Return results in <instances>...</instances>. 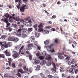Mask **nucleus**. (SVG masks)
I'll use <instances>...</instances> for the list:
<instances>
[{"label": "nucleus", "mask_w": 78, "mask_h": 78, "mask_svg": "<svg viewBox=\"0 0 78 78\" xmlns=\"http://www.w3.org/2000/svg\"><path fill=\"white\" fill-rule=\"evenodd\" d=\"M43 24H42V23H41L38 26V28H42V27H43Z\"/></svg>", "instance_id": "72a5a7b5"}, {"label": "nucleus", "mask_w": 78, "mask_h": 78, "mask_svg": "<svg viewBox=\"0 0 78 78\" xmlns=\"http://www.w3.org/2000/svg\"><path fill=\"white\" fill-rule=\"evenodd\" d=\"M73 68H71L69 69V73H71L72 72V73H73Z\"/></svg>", "instance_id": "c03bdc74"}, {"label": "nucleus", "mask_w": 78, "mask_h": 78, "mask_svg": "<svg viewBox=\"0 0 78 78\" xmlns=\"http://www.w3.org/2000/svg\"><path fill=\"white\" fill-rule=\"evenodd\" d=\"M14 27L15 28H17V25L16 24H14Z\"/></svg>", "instance_id": "e2e57ef3"}, {"label": "nucleus", "mask_w": 78, "mask_h": 78, "mask_svg": "<svg viewBox=\"0 0 78 78\" xmlns=\"http://www.w3.org/2000/svg\"><path fill=\"white\" fill-rule=\"evenodd\" d=\"M24 47V46H22L20 48V51H19V53H20V52H21V50H23V49Z\"/></svg>", "instance_id": "37998d69"}, {"label": "nucleus", "mask_w": 78, "mask_h": 78, "mask_svg": "<svg viewBox=\"0 0 78 78\" xmlns=\"http://www.w3.org/2000/svg\"><path fill=\"white\" fill-rule=\"evenodd\" d=\"M20 22H22L23 23H25V21L22 19H20Z\"/></svg>", "instance_id": "79ce46f5"}, {"label": "nucleus", "mask_w": 78, "mask_h": 78, "mask_svg": "<svg viewBox=\"0 0 78 78\" xmlns=\"http://www.w3.org/2000/svg\"><path fill=\"white\" fill-rule=\"evenodd\" d=\"M56 65H55V63H54L53 65V68H52L51 70L52 71L53 73H55L56 72Z\"/></svg>", "instance_id": "0eeeda50"}, {"label": "nucleus", "mask_w": 78, "mask_h": 78, "mask_svg": "<svg viewBox=\"0 0 78 78\" xmlns=\"http://www.w3.org/2000/svg\"><path fill=\"white\" fill-rule=\"evenodd\" d=\"M29 59L31 61V59H32V56H31V55H30L29 56Z\"/></svg>", "instance_id": "49530a36"}, {"label": "nucleus", "mask_w": 78, "mask_h": 78, "mask_svg": "<svg viewBox=\"0 0 78 78\" xmlns=\"http://www.w3.org/2000/svg\"><path fill=\"white\" fill-rule=\"evenodd\" d=\"M25 24L26 25V26H27V27L30 26V23L28 22H26L25 23Z\"/></svg>", "instance_id": "4be33fe9"}, {"label": "nucleus", "mask_w": 78, "mask_h": 78, "mask_svg": "<svg viewBox=\"0 0 78 78\" xmlns=\"http://www.w3.org/2000/svg\"><path fill=\"white\" fill-rule=\"evenodd\" d=\"M39 62H40V61L39 60H37L35 61L34 63L35 64H38L39 63Z\"/></svg>", "instance_id": "b1692460"}, {"label": "nucleus", "mask_w": 78, "mask_h": 78, "mask_svg": "<svg viewBox=\"0 0 78 78\" xmlns=\"http://www.w3.org/2000/svg\"><path fill=\"white\" fill-rule=\"evenodd\" d=\"M78 72V69H76L75 70V73H76H76H77Z\"/></svg>", "instance_id": "4d7b16f0"}, {"label": "nucleus", "mask_w": 78, "mask_h": 78, "mask_svg": "<svg viewBox=\"0 0 78 78\" xmlns=\"http://www.w3.org/2000/svg\"><path fill=\"white\" fill-rule=\"evenodd\" d=\"M40 75L41 76H43V75H44V74L42 73H41L40 74Z\"/></svg>", "instance_id": "0e129e2a"}, {"label": "nucleus", "mask_w": 78, "mask_h": 78, "mask_svg": "<svg viewBox=\"0 0 78 78\" xmlns=\"http://www.w3.org/2000/svg\"><path fill=\"white\" fill-rule=\"evenodd\" d=\"M6 28H5V30H6L7 31H8L9 30L10 32L11 31H12V28H11V27H8V25H7L6 26Z\"/></svg>", "instance_id": "f8f14e48"}, {"label": "nucleus", "mask_w": 78, "mask_h": 78, "mask_svg": "<svg viewBox=\"0 0 78 78\" xmlns=\"http://www.w3.org/2000/svg\"><path fill=\"white\" fill-rule=\"evenodd\" d=\"M60 70L61 72H64V68H63L61 67L60 68Z\"/></svg>", "instance_id": "473e14b6"}, {"label": "nucleus", "mask_w": 78, "mask_h": 78, "mask_svg": "<svg viewBox=\"0 0 78 78\" xmlns=\"http://www.w3.org/2000/svg\"><path fill=\"white\" fill-rule=\"evenodd\" d=\"M4 53L5 54V55L7 56H11V53L9 52H8V50H7L4 52Z\"/></svg>", "instance_id": "9d476101"}, {"label": "nucleus", "mask_w": 78, "mask_h": 78, "mask_svg": "<svg viewBox=\"0 0 78 78\" xmlns=\"http://www.w3.org/2000/svg\"><path fill=\"white\" fill-rule=\"evenodd\" d=\"M53 44H52L50 45V46L49 47L50 48V50H49V51L51 52V53H53V52H55V51L54 50V49H52V50H51V47H52V46H53Z\"/></svg>", "instance_id": "9b49d317"}, {"label": "nucleus", "mask_w": 78, "mask_h": 78, "mask_svg": "<svg viewBox=\"0 0 78 78\" xmlns=\"http://www.w3.org/2000/svg\"><path fill=\"white\" fill-rule=\"evenodd\" d=\"M35 36L37 37H39L40 36V34L37 32L35 33Z\"/></svg>", "instance_id": "a211bd4d"}, {"label": "nucleus", "mask_w": 78, "mask_h": 78, "mask_svg": "<svg viewBox=\"0 0 78 78\" xmlns=\"http://www.w3.org/2000/svg\"><path fill=\"white\" fill-rule=\"evenodd\" d=\"M20 73H21L22 74V73H24V72H23V70L22 69H19L17 70V73L16 74V76H17L18 77H19L20 78L21 77V74Z\"/></svg>", "instance_id": "f257e3e1"}, {"label": "nucleus", "mask_w": 78, "mask_h": 78, "mask_svg": "<svg viewBox=\"0 0 78 78\" xmlns=\"http://www.w3.org/2000/svg\"><path fill=\"white\" fill-rule=\"evenodd\" d=\"M8 40L9 41H14V37H9Z\"/></svg>", "instance_id": "2eb2a0df"}, {"label": "nucleus", "mask_w": 78, "mask_h": 78, "mask_svg": "<svg viewBox=\"0 0 78 78\" xmlns=\"http://www.w3.org/2000/svg\"><path fill=\"white\" fill-rule=\"evenodd\" d=\"M43 31L44 30H43V29L42 28H39L38 30V32H41V31Z\"/></svg>", "instance_id": "4c0bfd02"}, {"label": "nucleus", "mask_w": 78, "mask_h": 78, "mask_svg": "<svg viewBox=\"0 0 78 78\" xmlns=\"http://www.w3.org/2000/svg\"><path fill=\"white\" fill-rule=\"evenodd\" d=\"M23 69L26 72H28V68H26V66L23 67Z\"/></svg>", "instance_id": "e433bc0d"}, {"label": "nucleus", "mask_w": 78, "mask_h": 78, "mask_svg": "<svg viewBox=\"0 0 78 78\" xmlns=\"http://www.w3.org/2000/svg\"><path fill=\"white\" fill-rule=\"evenodd\" d=\"M30 16H27L26 17V18L24 19V20H29V19H30Z\"/></svg>", "instance_id": "f704fd0d"}, {"label": "nucleus", "mask_w": 78, "mask_h": 78, "mask_svg": "<svg viewBox=\"0 0 78 78\" xmlns=\"http://www.w3.org/2000/svg\"><path fill=\"white\" fill-rule=\"evenodd\" d=\"M38 58H39L40 59H41V60H43V59H44V57L42 56H40Z\"/></svg>", "instance_id": "2f4dec72"}, {"label": "nucleus", "mask_w": 78, "mask_h": 78, "mask_svg": "<svg viewBox=\"0 0 78 78\" xmlns=\"http://www.w3.org/2000/svg\"><path fill=\"white\" fill-rule=\"evenodd\" d=\"M33 47V44H29L27 45V48H26V50L27 51L28 50H31V48Z\"/></svg>", "instance_id": "39448f33"}, {"label": "nucleus", "mask_w": 78, "mask_h": 78, "mask_svg": "<svg viewBox=\"0 0 78 78\" xmlns=\"http://www.w3.org/2000/svg\"><path fill=\"white\" fill-rule=\"evenodd\" d=\"M51 28V26H47L45 27L46 29H50V28Z\"/></svg>", "instance_id": "a19ab883"}, {"label": "nucleus", "mask_w": 78, "mask_h": 78, "mask_svg": "<svg viewBox=\"0 0 78 78\" xmlns=\"http://www.w3.org/2000/svg\"><path fill=\"white\" fill-rule=\"evenodd\" d=\"M9 20L10 22H13L14 20H13V17L11 18V17H9Z\"/></svg>", "instance_id": "58836bf2"}, {"label": "nucleus", "mask_w": 78, "mask_h": 78, "mask_svg": "<svg viewBox=\"0 0 78 78\" xmlns=\"http://www.w3.org/2000/svg\"><path fill=\"white\" fill-rule=\"evenodd\" d=\"M37 71L40 70V66L39 65H37V68L35 69Z\"/></svg>", "instance_id": "c85d7f7f"}, {"label": "nucleus", "mask_w": 78, "mask_h": 78, "mask_svg": "<svg viewBox=\"0 0 78 78\" xmlns=\"http://www.w3.org/2000/svg\"><path fill=\"white\" fill-rule=\"evenodd\" d=\"M63 51H64V53H66V54H69V50L66 49V47H64L62 49Z\"/></svg>", "instance_id": "6e6552de"}, {"label": "nucleus", "mask_w": 78, "mask_h": 78, "mask_svg": "<svg viewBox=\"0 0 78 78\" xmlns=\"http://www.w3.org/2000/svg\"><path fill=\"white\" fill-rule=\"evenodd\" d=\"M21 29H19L17 30L16 33V35L17 36H21Z\"/></svg>", "instance_id": "20e7f679"}, {"label": "nucleus", "mask_w": 78, "mask_h": 78, "mask_svg": "<svg viewBox=\"0 0 78 78\" xmlns=\"http://www.w3.org/2000/svg\"><path fill=\"white\" fill-rule=\"evenodd\" d=\"M20 6V4H19L17 6V8H18V9H19Z\"/></svg>", "instance_id": "bf43d9fd"}, {"label": "nucleus", "mask_w": 78, "mask_h": 78, "mask_svg": "<svg viewBox=\"0 0 78 78\" xmlns=\"http://www.w3.org/2000/svg\"><path fill=\"white\" fill-rule=\"evenodd\" d=\"M25 9H27L26 5H24V6L21 7L20 8V11L21 12H24Z\"/></svg>", "instance_id": "423d86ee"}, {"label": "nucleus", "mask_w": 78, "mask_h": 78, "mask_svg": "<svg viewBox=\"0 0 78 78\" xmlns=\"http://www.w3.org/2000/svg\"><path fill=\"white\" fill-rule=\"evenodd\" d=\"M70 56H67L66 58V59L69 60L70 59Z\"/></svg>", "instance_id": "603ef678"}, {"label": "nucleus", "mask_w": 78, "mask_h": 78, "mask_svg": "<svg viewBox=\"0 0 78 78\" xmlns=\"http://www.w3.org/2000/svg\"><path fill=\"white\" fill-rule=\"evenodd\" d=\"M30 39L32 40H33L32 41H31V42H34V41L35 40V37H34V36H32L30 37Z\"/></svg>", "instance_id": "6ab92c4d"}, {"label": "nucleus", "mask_w": 78, "mask_h": 78, "mask_svg": "<svg viewBox=\"0 0 78 78\" xmlns=\"http://www.w3.org/2000/svg\"><path fill=\"white\" fill-rule=\"evenodd\" d=\"M58 55L59 59H64V57L62 55V54L61 53H58Z\"/></svg>", "instance_id": "1a4fd4ad"}, {"label": "nucleus", "mask_w": 78, "mask_h": 78, "mask_svg": "<svg viewBox=\"0 0 78 78\" xmlns=\"http://www.w3.org/2000/svg\"><path fill=\"white\" fill-rule=\"evenodd\" d=\"M39 53H37L36 54V55L37 56H39Z\"/></svg>", "instance_id": "69168bd1"}, {"label": "nucleus", "mask_w": 78, "mask_h": 78, "mask_svg": "<svg viewBox=\"0 0 78 78\" xmlns=\"http://www.w3.org/2000/svg\"><path fill=\"white\" fill-rule=\"evenodd\" d=\"M12 53L13 54V56L15 58H17V57H18L19 56V53H18L16 51H13Z\"/></svg>", "instance_id": "f03ea898"}, {"label": "nucleus", "mask_w": 78, "mask_h": 78, "mask_svg": "<svg viewBox=\"0 0 78 78\" xmlns=\"http://www.w3.org/2000/svg\"><path fill=\"white\" fill-rule=\"evenodd\" d=\"M19 48V46H17L16 47H15V50H18Z\"/></svg>", "instance_id": "8fccbe9b"}, {"label": "nucleus", "mask_w": 78, "mask_h": 78, "mask_svg": "<svg viewBox=\"0 0 78 78\" xmlns=\"http://www.w3.org/2000/svg\"><path fill=\"white\" fill-rule=\"evenodd\" d=\"M19 5H20V4H21L22 2L21 1V0H20L19 1Z\"/></svg>", "instance_id": "052dcab7"}, {"label": "nucleus", "mask_w": 78, "mask_h": 78, "mask_svg": "<svg viewBox=\"0 0 78 78\" xmlns=\"http://www.w3.org/2000/svg\"><path fill=\"white\" fill-rule=\"evenodd\" d=\"M75 63V59H73L71 61V64H74Z\"/></svg>", "instance_id": "ea45409f"}, {"label": "nucleus", "mask_w": 78, "mask_h": 78, "mask_svg": "<svg viewBox=\"0 0 78 78\" xmlns=\"http://www.w3.org/2000/svg\"><path fill=\"white\" fill-rule=\"evenodd\" d=\"M57 5H60V4H61V2H60V1H58L57 2Z\"/></svg>", "instance_id": "774afa93"}, {"label": "nucleus", "mask_w": 78, "mask_h": 78, "mask_svg": "<svg viewBox=\"0 0 78 78\" xmlns=\"http://www.w3.org/2000/svg\"><path fill=\"white\" fill-rule=\"evenodd\" d=\"M46 73H47V74H49L50 71L48 70H47L46 71Z\"/></svg>", "instance_id": "5fc2aeb1"}, {"label": "nucleus", "mask_w": 78, "mask_h": 78, "mask_svg": "<svg viewBox=\"0 0 78 78\" xmlns=\"http://www.w3.org/2000/svg\"><path fill=\"white\" fill-rule=\"evenodd\" d=\"M5 37L6 36H5V35H3L1 37V39H5Z\"/></svg>", "instance_id": "c9c22d12"}, {"label": "nucleus", "mask_w": 78, "mask_h": 78, "mask_svg": "<svg viewBox=\"0 0 78 78\" xmlns=\"http://www.w3.org/2000/svg\"><path fill=\"white\" fill-rule=\"evenodd\" d=\"M66 64H67L68 65H69L70 66V64H71V63L70 61L69 60H67L66 62Z\"/></svg>", "instance_id": "bb28decb"}, {"label": "nucleus", "mask_w": 78, "mask_h": 78, "mask_svg": "<svg viewBox=\"0 0 78 78\" xmlns=\"http://www.w3.org/2000/svg\"><path fill=\"white\" fill-rule=\"evenodd\" d=\"M48 77L49 78H55V76H52V75H50V74L48 76Z\"/></svg>", "instance_id": "cd10ccee"}, {"label": "nucleus", "mask_w": 78, "mask_h": 78, "mask_svg": "<svg viewBox=\"0 0 78 78\" xmlns=\"http://www.w3.org/2000/svg\"><path fill=\"white\" fill-rule=\"evenodd\" d=\"M12 66L13 68L16 67V64L14 63H12Z\"/></svg>", "instance_id": "7c9ffc66"}, {"label": "nucleus", "mask_w": 78, "mask_h": 78, "mask_svg": "<svg viewBox=\"0 0 78 78\" xmlns=\"http://www.w3.org/2000/svg\"><path fill=\"white\" fill-rule=\"evenodd\" d=\"M7 45L8 46H9V47H11V43L10 42H9L7 44Z\"/></svg>", "instance_id": "09e8293b"}, {"label": "nucleus", "mask_w": 78, "mask_h": 78, "mask_svg": "<svg viewBox=\"0 0 78 78\" xmlns=\"http://www.w3.org/2000/svg\"><path fill=\"white\" fill-rule=\"evenodd\" d=\"M32 30H33V28L31 27L29 28L28 29V31H30V32H31V31H32Z\"/></svg>", "instance_id": "de8ad7c7"}, {"label": "nucleus", "mask_w": 78, "mask_h": 78, "mask_svg": "<svg viewBox=\"0 0 78 78\" xmlns=\"http://www.w3.org/2000/svg\"><path fill=\"white\" fill-rule=\"evenodd\" d=\"M8 62L9 66H11V62L12 61V60H11V58H8Z\"/></svg>", "instance_id": "f3484780"}, {"label": "nucleus", "mask_w": 78, "mask_h": 78, "mask_svg": "<svg viewBox=\"0 0 78 78\" xmlns=\"http://www.w3.org/2000/svg\"><path fill=\"white\" fill-rule=\"evenodd\" d=\"M34 28H36L37 27V24H35L33 26Z\"/></svg>", "instance_id": "680f3d73"}, {"label": "nucleus", "mask_w": 78, "mask_h": 78, "mask_svg": "<svg viewBox=\"0 0 78 78\" xmlns=\"http://www.w3.org/2000/svg\"><path fill=\"white\" fill-rule=\"evenodd\" d=\"M46 59L48 60V61H52V58L51 57H49L46 58Z\"/></svg>", "instance_id": "5701e85b"}, {"label": "nucleus", "mask_w": 78, "mask_h": 78, "mask_svg": "<svg viewBox=\"0 0 78 78\" xmlns=\"http://www.w3.org/2000/svg\"><path fill=\"white\" fill-rule=\"evenodd\" d=\"M45 64H46V60H43L41 63V64L42 65H43V64L44 65Z\"/></svg>", "instance_id": "aec40b11"}, {"label": "nucleus", "mask_w": 78, "mask_h": 78, "mask_svg": "<svg viewBox=\"0 0 78 78\" xmlns=\"http://www.w3.org/2000/svg\"><path fill=\"white\" fill-rule=\"evenodd\" d=\"M48 43H49V42H48V41H47V40H46V41H44V44L45 45H47V44H48Z\"/></svg>", "instance_id": "a18cd8bd"}, {"label": "nucleus", "mask_w": 78, "mask_h": 78, "mask_svg": "<svg viewBox=\"0 0 78 78\" xmlns=\"http://www.w3.org/2000/svg\"><path fill=\"white\" fill-rule=\"evenodd\" d=\"M6 23L7 24V25L9 26H10V23L7 22V23Z\"/></svg>", "instance_id": "338daca9"}, {"label": "nucleus", "mask_w": 78, "mask_h": 78, "mask_svg": "<svg viewBox=\"0 0 78 78\" xmlns=\"http://www.w3.org/2000/svg\"><path fill=\"white\" fill-rule=\"evenodd\" d=\"M4 22H5V23H6L8 22V20L6 18L4 19Z\"/></svg>", "instance_id": "3c124183"}, {"label": "nucleus", "mask_w": 78, "mask_h": 78, "mask_svg": "<svg viewBox=\"0 0 78 78\" xmlns=\"http://www.w3.org/2000/svg\"><path fill=\"white\" fill-rule=\"evenodd\" d=\"M37 41H35L34 42V44L35 45H37Z\"/></svg>", "instance_id": "6e6d98bb"}, {"label": "nucleus", "mask_w": 78, "mask_h": 78, "mask_svg": "<svg viewBox=\"0 0 78 78\" xmlns=\"http://www.w3.org/2000/svg\"><path fill=\"white\" fill-rule=\"evenodd\" d=\"M21 36V37L23 38L27 37V35L25 34H22Z\"/></svg>", "instance_id": "393cba45"}, {"label": "nucleus", "mask_w": 78, "mask_h": 78, "mask_svg": "<svg viewBox=\"0 0 78 78\" xmlns=\"http://www.w3.org/2000/svg\"><path fill=\"white\" fill-rule=\"evenodd\" d=\"M13 19L14 20H15L16 21H19V20H20L19 16H17L16 17H13Z\"/></svg>", "instance_id": "ddd939ff"}, {"label": "nucleus", "mask_w": 78, "mask_h": 78, "mask_svg": "<svg viewBox=\"0 0 78 78\" xmlns=\"http://www.w3.org/2000/svg\"><path fill=\"white\" fill-rule=\"evenodd\" d=\"M30 53V52L29 51H26V54H27L28 55H29Z\"/></svg>", "instance_id": "864d4df0"}, {"label": "nucleus", "mask_w": 78, "mask_h": 78, "mask_svg": "<svg viewBox=\"0 0 78 78\" xmlns=\"http://www.w3.org/2000/svg\"><path fill=\"white\" fill-rule=\"evenodd\" d=\"M25 51H26V49H24L23 50H22L21 52V55H23L25 53Z\"/></svg>", "instance_id": "c756f323"}, {"label": "nucleus", "mask_w": 78, "mask_h": 78, "mask_svg": "<svg viewBox=\"0 0 78 78\" xmlns=\"http://www.w3.org/2000/svg\"><path fill=\"white\" fill-rule=\"evenodd\" d=\"M5 16L6 18H9V14H8V13H6L5 15Z\"/></svg>", "instance_id": "a878e982"}, {"label": "nucleus", "mask_w": 78, "mask_h": 78, "mask_svg": "<svg viewBox=\"0 0 78 78\" xmlns=\"http://www.w3.org/2000/svg\"><path fill=\"white\" fill-rule=\"evenodd\" d=\"M1 58H3V59H5V54H0V59H1Z\"/></svg>", "instance_id": "4468645a"}, {"label": "nucleus", "mask_w": 78, "mask_h": 78, "mask_svg": "<svg viewBox=\"0 0 78 78\" xmlns=\"http://www.w3.org/2000/svg\"><path fill=\"white\" fill-rule=\"evenodd\" d=\"M1 45V49L2 50H4L5 48H8V45H7L6 43H5L4 44H2Z\"/></svg>", "instance_id": "7ed1b4c3"}, {"label": "nucleus", "mask_w": 78, "mask_h": 78, "mask_svg": "<svg viewBox=\"0 0 78 78\" xmlns=\"http://www.w3.org/2000/svg\"><path fill=\"white\" fill-rule=\"evenodd\" d=\"M19 41V39H18V38H14L13 37V41H14V42H15V43L16 42H17V41Z\"/></svg>", "instance_id": "dca6fc26"}, {"label": "nucleus", "mask_w": 78, "mask_h": 78, "mask_svg": "<svg viewBox=\"0 0 78 78\" xmlns=\"http://www.w3.org/2000/svg\"><path fill=\"white\" fill-rule=\"evenodd\" d=\"M29 70L30 72H32V69L31 68H30L29 69Z\"/></svg>", "instance_id": "13d9d810"}, {"label": "nucleus", "mask_w": 78, "mask_h": 78, "mask_svg": "<svg viewBox=\"0 0 78 78\" xmlns=\"http://www.w3.org/2000/svg\"><path fill=\"white\" fill-rule=\"evenodd\" d=\"M58 41H59V39L58 38H55L54 40V43L58 44Z\"/></svg>", "instance_id": "412c9836"}]
</instances>
